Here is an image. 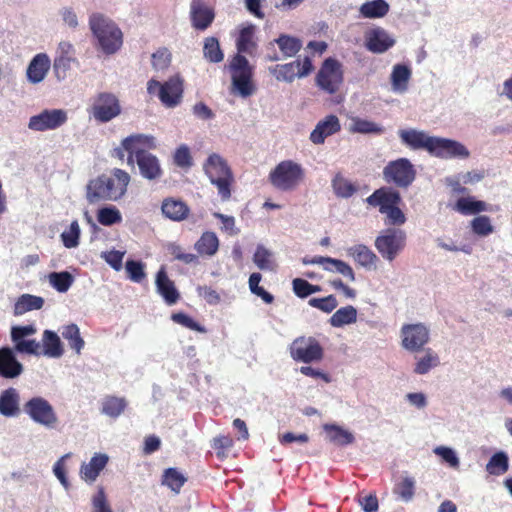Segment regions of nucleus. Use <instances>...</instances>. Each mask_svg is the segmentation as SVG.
<instances>
[{
    "label": "nucleus",
    "instance_id": "473e14b6",
    "mask_svg": "<svg viewBox=\"0 0 512 512\" xmlns=\"http://www.w3.org/2000/svg\"><path fill=\"white\" fill-rule=\"evenodd\" d=\"M323 429L327 433L329 441L336 445L346 446L352 444L355 441L354 435L341 426L335 424H325Z\"/></svg>",
    "mask_w": 512,
    "mask_h": 512
},
{
    "label": "nucleus",
    "instance_id": "052dcab7",
    "mask_svg": "<svg viewBox=\"0 0 512 512\" xmlns=\"http://www.w3.org/2000/svg\"><path fill=\"white\" fill-rule=\"evenodd\" d=\"M171 62V54L167 48H161L152 54V66L157 71L165 70Z\"/></svg>",
    "mask_w": 512,
    "mask_h": 512
},
{
    "label": "nucleus",
    "instance_id": "603ef678",
    "mask_svg": "<svg viewBox=\"0 0 512 512\" xmlns=\"http://www.w3.org/2000/svg\"><path fill=\"white\" fill-rule=\"evenodd\" d=\"M80 234L81 230L78 221H72L69 229L63 231L60 235L64 247L68 249L76 248L79 245Z\"/></svg>",
    "mask_w": 512,
    "mask_h": 512
},
{
    "label": "nucleus",
    "instance_id": "423d86ee",
    "mask_svg": "<svg viewBox=\"0 0 512 512\" xmlns=\"http://www.w3.org/2000/svg\"><path fill=\"white\" fill-rule=\"evenodd\" d=\"M375 248L383 259L392 262L406 245V233L401 229L387 228L375 239Z\"/></svg>",
    "mask_w": 512,
    "mask_h": 512
},
{
    "label": "nucleus",
    "instance_id": "b1692460",
    "mask_svg": "<svg viewBox=\"0 0 512 512\" xmlns=\"http://www.w3.org/2000/svg\"><path fill=\"white\" fill-rule=\"evenodd\" d=\"M51 66L50 58L45 53H39L35 55L30 61L26 75L27 79L32 84H38L42 82Z\"/></svg>",
    "mask_w": 512,
    "mask_h": 512
},
{
    "label": "nucleus",
    "instance_id": "5fc2aeb1",
    "mask_svg": "<svg viewBox=\"0 0 512 512\" xmlns=\"http://www.w3.org/2000/svg\"><path fill=\"white\" fill-rule=\"evenodd\" d=\"M470 226L472 232L480 237L488 236L494 232V227L491 224V219L485 215L475 217L470 222Z\"/></svg>",
    "mask_w": 512,
    "mask_h": 512
},
{
    "label": "nucleus",
    "instance_id": "a211bd4d",
    "mask_svg": "<svg viewBox=\"0 0 512 512\" xmlns=\"http://www.w3.org/2000/svg\"><path fill=\"white\" fill-rule=\"evenodd\" d=\"M395 39L385 29L377 27L365 34V47L368 51L381 54L395 45Z\"/></svg>",
    "mask_w": 512,
    "mask_h": 512
},
{
    "label": "nucleus",
    "instance_id": "a878e982",
    "mask_svg": "<svg viewBox=\"0 0 512 512\" xmlns=\"http://www.w3.org/2000/svg\"><path fill=\"white\" fill-rule=\"evenodd\" d=\"M122 146L128 155H137V151L155 149L157 142L154 136L147 134H132L122 140Z\"/></svg>",
    "mask_w": 512,
    "mask_h": 512
},
{
    "label": "nucleus",
    "instance_id": "864d4df0",
    "mask_svg": "<svg viewBox=\"0 0 512 512\" xmlns=\"http://www.w3.org/2000/svg\"><path fill=\"white\" fill-rule=\"evenodd\" d=\"M97 219L104 226H112L122 221L120 211L115 206L103 207L98 210Z\"/></svg>",
    "mask_w": 512,
    "mask_h": 512
},
{
    "label": "nucleus",
    "instance_id": "8fccbe9b",
    "mask_svg": "<svg viewBox=\"0 0 512 512\" xmlns=\"http://www.w3.org/2000/svg\"><path fill=\"white\" fill-rule=\"evenodd\" d=\"M48 280L50 285L60 293L67 292L74 282L73 276L68 271L51 272Z\"/></svg>",
    "mask_w": 512,
    "mask_h": 512
},
{
    "label": "nucleus",
    "instance_id": "c756f323",
    "mask_svg": "<svg viewBox=\"0 0 512 512\" xmlns=\"http://www.w3.org/2000/svg\"><path fill=\"white\" fill-rule=\"evenodd\" d=\"M161 210L163 215L173 221H182L189 214V207L181 200L166 198L162 202Z\"/></svg>",
    "mask_w": 512,
    "mask_h": 512
},
{
    "label": "nucleus",
    "instance_id": "09e8293b",
    "mask_svg": "<svg viewBox=\"0 0 512 512\" xmlns=\"http://www.w3.org/2000/svg\"><path fill=\"white\" fill-rule=\"evenodd\" d=\"M509 469V458L508 455L503 452H497L491 456L488 463L486 464V471L495 476L506 473Z\"/></svg>",
    "mask_w": 512,
    "mask_h": 512
},
{
    "label": "nucleus",
    "instance_id": "69168bd1",
    "mask_svg": "<svg viewBox=\"0 0 512 512\" xmlns=\"http://www.w3.org/2000/svg\"><path fill=\"white\" fill-rule=\"evenodd\" d=\"M93 512H112L103 487H99L97 493L92 498Z\"/></svg>",
    "mask_w": 512,
    "mask_h": 512
},
{
    "label": "nucleus",
    "instance_id": "a19ab883",
    "mask_svg": "<svg viewBox=\"0 0 512 512\" xmlns=\"http://www.w3.org/2000/svg\"><path fill=\"white\" fill-rule=\"evenodd\" d=\"M61 335L68 342L71 349H73L77 354L81 353L85 346V342L81 337L80 329L76 324L72 323L63 326Z\"/></svg>",
    "mask_w": 512,
    "mask_h": 512
},
{
    "label": "nucleus",
    "instance_id": "aec40b11",
    "mask_svg": "<svg viewBox=\"0 0 512 512\" xmlns=\"http://www.w3.org/2000/svg\"><path fill=\"white\" fill-rule=\"evenodd\" d=\"M366 202L373 207H378L380 213H384L386 210L399 205L401 202L400 193L392 188L382 187L375 190L369 197L366 198Z\"/></svg>",
    "mask_w": 512,
    "mask_h": 512
},
{
    "label": "nucleus",
    "instance_id": "20e7f679",
    "mask_svg": "<svg viewBox=\"0 0 512 512\" xmlns=\"http://www.w3.org/2000/svg\"><path fill=\"white\" fill-rule=\"evenodd\" d=\"M304 169L293 160H284L269 173V182L280 191L294 190L304 178Z\"/></svg>",
    "mask_w": 512,
    "mask_h": 512
},
{
    "label": "nucleus",
    "instance_id": "ddd939ff",
    "mask_svg": "<svg viewBox=\"0 0 512 512\" xmlns=\"http://www.w3.org/2000/svg\"><path fill=\"white\" fill-rule=\"evenodd\" d=\"M401 345L409 352H420L429 342L430 331L423 323L404 324L400 330Z\"/></svg>",
    "mask_w": 512,
    "mask_h": 512
},
{
    "label": "nucleus",
    "instance_id": "1a4fd4ad",
    "mask_svg": "<svg viewBox=\"0 0 512 512\" xmlns=\"http://www.w3.org/2000/svg\"><path fill=\"white\" fill-rule=\"evenodd\" d=\"M383 177L388 183L399 188H408L416 177V170L407 158L390 161L383 169Z\"/></svg>",
    "mask_w": 512,
    "mask_h": 512
},
{
    "label": "nucleus",
    "instance_id": "f8f14e48",
    "mask_svg": "<svg viewBox=\"0 0 512 512\" xmlns=\"http://www.w3.org/2000/svg\"><path fill=\"white\" fill-rule=\"evenodd\" d=\"M127 164H136L140 176L151 182L159 181L164 174L159 158L149 151H137V155H128Z\"/></svg>",
    "mask_w": 512,
    "mask_h": 512
},
{
    "label": "nucleus",
    "instance_id": "39448f33",
    "mask_svg": "<svg viewBox=\"0 0 512 512\" xmlns=\"http://www.w3.org/2000/svg\"><path fill=\"white\" fill-rule=\"evenodd\" d=\"M23 412L32 422L48 430L55 429L59 424V418L54 407L41 396H34L25 402Z\"/></svg>",
    "mask_w": 512,
    "mask_h": 512
},
{
    "label": "nucleus",
    "instance_id": "f3484780",
    "mask_svg": "<svg viewBox=\"0 0 512 512\" xmlns=\"http://www.w3.org/2000/svg\"><path fill=\"white\" fill-rule=\"evenodd\" d=\"M314 70L312 60L305 56V63L301 70L294 71L293 64H278L269 68V72L278 80L292 83L296 78H305Z\"/></svg>",
    "mask_w": 512,
    "mask_h": 512
},
{
    "label": "nucleus",
    "instance_id": "393cba45",
    "mask_svg": "<svg viewBox=\"0 0 512 512\" xmlns=\"http://www.w3.org/2000/svg\"><path fill=\"white\" fill-rule=\"evenodd\" d=\"M23 371L22 364L16 359L13 350L9 347L0 349V376L3 378H16Z\"/></svg>",
    "mask_w": 512,
    "mask_h": 512
},
{
    "label": "nucleus",
    "instance_id": "7ed1b4c3",
    "mask_svg": "<svg viewBox=\"0 0 512 512\" xmlns=\"http://www.w3.org/2000/svg\"><path fill=\"white\" fill-rule=\"evenodd\" d=\"M203 170L211 184L217 188L221 200L228 201L231 197L233 174L226 160L213 153L204 162Z\"/></svg>",
    "mask_w": 512,
    "mask_h": 512
},
{
    "label": "nucleus",
    "instance_id": "4c0bfd02",
    "mask_svg": "<svg viewBox=\"0 0 512 512\" xmlns=\"http://www.w3.org/2000/svg\"><path fill=\"white\" fill-rule=\"evenodd\" d=\"M219 248V240L214 232H204L195 243V249L201 255L213 256Z\"/></svg>",
    "mask_w": 512,
    "mask_h": 512
},
{
    "label": "nucleus",
    "instance_id": "72a5a7b5",
    "mask_svg": "<svg viewBox=\"0 0 512 512\" xmlns=\"http://www.w3.org/2000/svg\"><path fill=\"white\" fill-rule=\"evenodd\" d=\"M127 401L124 397L106 396L101 402V413L116 419L126 409Z\"/></svg>",
    "mask_w": 512,
    "mask_h": 512
},
{
    "label": "nucleus",
    "instance_id": "3c124183",
    "mask_svg": "<svg viewBox=\"0 0 512 512\" xmlns=\"http://www.w3.org/2000/svg\"><path fill=\"white\" fill-rule=\"evenodd\" d=\"M325 271L340 274L352 282L356 279L353 268L348 263L340 259L332 257L328 258Z\"/></svg>",
    "mask_w": 512,
    "mask_h": 512
},
{
    "label": "nucleus",
    "instance_id": "e433bc0d",
    "mask_svg": "<svg viewBox=\"0 0 512 512\" xmlns=\"http://www.w3.org/2000/svg\"><path fill=\"white\" fill-rule=\"evenodd\" d=\"M331 186L334 194L338 198L348 199L352 197L357 191L358 187L350 180L345 178L341 173H337L332 181Z\"/></svg>",
    "mask_w": 512,
    "mask_h": 512
},
{
    "label": "nucleus",
    "instance_id": "c85d7f7f",
    "mask_svg": "<svg viewBox=\"0 0 512 512\" xmlns=\"http://www.w3.org/2000/svg\"><path fill=\"white\" fill-rule=\"evenodd\" d=\"M108 460L109 458L106 454H95L89 463L82 464L80 468L81 478L85 481L94 482L105 468Z\"/></svg>",
    "mask_w": 512,
    "mask_h": 512
},
{
    "label": "nucleus",
    "instance_id": "9d476101",
    "mask_svg": "<svg viewBox=\"0 0 512 512\" xmlns=\"http://www.w3.org/2000/svg\"><path fill=\"white\" fill-rule=\"evenodd\" d=\"M121 105L117 96L110 92H100L94 98L90 108L92 117L100 122L107 123L121 114Z\"/></svg>",
    "mask_w": 512,
    "mask_h": 512
},
{
    "label": "nucleus",
    "instance_id": "f03ea898",
    "mask_svg": "<svg viewBox=\"0 0 512 512\" xmlns=\"http://www.w3.org/2000/svg\"><path fill=\"white\" fill-rule=\"evenodd\" d=\"M89 26L104 53L113 54L119 50L122 32L111 19L101 13H93L89 17Z\"/></svg>",
    "mask_w": 512,
    "mask_h": 512
},
{
    "label": "nucleus",
    "instance_id": "2f4dec72",
    "mask_svg": "<svg viewBox=\"0 0 512 512\" xmlns=\"http://www.w3.org/2000/svg\"><path fill=\"white\" fill-rule=\"evenodd\" d=\"M43 349L41 354L49 358H60L64 349L60 337L52 330H45L42 336Z\"/></svg>",
    "mask_w": 512,
    "mask_h": 512
},
{
    "label": "nucleus",
    "instance_id": "9b49d317",
    "mask_svg": "<svg viewBox=\"0 0 512 512\" xmlns=\"http://www.w3.org/2000/svg\"><path fill=\"white\" fill-rule=\"evenodd\" d=\"M342 82L341 63L332 57L325 59L316 75L317 86L328 94H334L338 91Z\"/></svg>",
    "mask_w": 512,
    "mask_h": 512
},
{
    "label": "nucleus",
    "instance_id": "c9c22d12",
    "mask_svg": "<svg viewBox=\"0 0 512 512\" xmlns=\"http://www.w3.org/2000/svg\"><path fill=\"white\" fill-rule=\"evenodd\" d=\"M357 321V309L352 305L341 307L330 317L329 323L332 327L341 328Z\"/></svg>",
    "mask_w": 512,
    "mask_h": 512
},
{
    "label": "nucleus",
    "instance_id": "774afa93",
    "mask_svg": "<svg viewBox=\"0 0 512 512\" xmlns=\"http://www.w3.org/2000/svg\"><path fill=\"white\" fill-rule=\"evenodd\" d=\"M125 252L111 250L103 252L101 257L109 264L114 270L120 271L122 269V261Z\"/></svg>",
    "mask_w": 512,
    "mask_h": 512
},
{
    "label": "nucleus",
    "instance_id": "f704fd0d",
    "mask_svg": "<svg viewBox=\"0 0 512 512\" xmlns=\"http://www.w3.org/2000/svg\"><path fill=\"white\" fill-rule=\"evenodd\" d=\"M348 254L354 258V260L365 268H370L377 261V255L366 245L357 244L347 250Z\"/></svg>",
    "mask_w": 512,
    "mask_h": 512
},
{
    "label": "nucleus",
    "instance_id": "338daca9",
    "mask_svg": "<svg viewBox=\"0 0 512 512\" xmlns=\"http://www.w3.org/2000/svg\"><path fill=\"white\" fill-rule=\"evenodd\" d=\"M174 163L181 168H188L192 165L190 150L186 145H181L174 153Z\"/></svg>",
    "mask_w": 512,
    "mask_h": 512
},
{
    "label": "nucleus",
    "instance_id": "5701e85b",
    "mask_svg": "<svg viewBox=\"0 0 512 512\" xmlns=\"http://www.w3.org/2000/svg\"><path fill=\"white\" fill-rule=\"evenodd\" d=\"M156 290L168 305L175 304L180 294L172 280L169 279L165 267H161L156 274Z\"/></svg>",
    "mask_w": 512,
    "mask_h": 512
},
{
    "label": "nucleus",
    "instance_id": "bb28decb",
    "mask_svg": "<svg viewBox=\"0 0 512 512\" xmlns=\"http://www.w3.org/2000/svg\"><path fill=\"white\" fill-rule=\"evenodd\" d=\"M453 209L465 216L493 211L490 204H487L482 200H478L473 196L460 197L454 204Z\"/></svg>",
    "mask_w": 512,
    "mask_h": 512
},
{
    "label": "nucleus",
    "instance_id": "0e129e2a",
    "mask_svg": "<svg viewBox=\"0 0 512 512\" xmlns=\"http://www.w3.org/2000/svg\"><path fill=\"white\" fill-rule=\"evenodd\" d=\"M15 349H16V351H18L20 353H26V354H30V355H40L41 354L40 343L34 339H32V340L23 339V340L15 342Z\"/></svg>",
    "mask_w": 512,
    "mask_h": 512
},
{
    "label": "nucleus",
    "instance_id": "cd10ccee",
    "mask_svg": "<svg viewBox=\"0 0 512 512\" xmlns=\"http://www.w3.org/2000/svg\"><path fill=\"white\" fill-rule=\"evenodd\" d=\"M20 413V394L10 387L0 394V414L4 417H16Z\"/></svg>",
    "mask_w": 512,
    "mask_h": 512
},
{
    "label": "nucleus",
    "instance_id": "58836bf2",
    "mask_svg": "<svg viewBox=\"0 0 512 512\" xmlns=\"http://www.w3.org/2000/svg\"><path fill=\"white\" fill-rule=\"evenodd\" d=\"M274 42L285 58L294 57L302 48V41L299 38L286 34H281Z\"/></svg>",
    "mask_w": 512,
    "mask_h": 512
},
{
    "label": "nucleus",
    "instance_id": "37998d69",
    "mask_svg": "<svg viewBox=\"0 0 512 512\" xmlns=\"http://www.w3.org/2000/svg\"><path fill=\"white\" fill-rule=\"evenodd\" d=\"M365 18H381L389 11V4L385 0H372L363 3L359 9Z\"/></svg>",
    "mask_w": 512,
    "mask_h": 512
},
{
    "label": "nucleus",
    "instance_id": "a18cd8bd",
    "mask_svg": "<svg viewBox=\"0 0 512 512\" xmlns=\"http://www.w3.org/2000/svg\"><path fill=\"white\" fill-rule=\"evenodd\" d=\"M439 364L440 360L438 355L432 349L428 348L425 350V354L422 357L417 358L413 371L415 374L425 375Z\"/></svg>",
    "mask_w": 512,
    "mask_h": 512
},
{
    "label": "nucleus",
    "instance_id": "c03bdc74",
    "mask_svg": "<svg viewBox=\"0 0 512 512\" xmlns=\"http://www.w3.org/2000/svg\"><path fill=\"white\" fill-rule=\"evenodd\" d=\"M253 262L260 270L264 271H272L275 267L273 252L262 244L256 246Z\"/></svg>",
    "mask_w": 512,
    "mask_h": 512
},
{
    "label": "nucleus",
    "instance_id": "4468645a",
    "mask_svg": "<svg viewBox=\"0 0 512 512\" xmlns=\"http://www.w3.org/2000/svg\"><path fill=\"white\" fill-rule=\"evenodd\" d=\"M429 154L441 159H467L470 157V151L461 142L438 136H433Z\"/></svg>",
    "mask_w": 512,
    "mask_h": 512
},
{
    "label": "nucleus",
    "instance_id": "bf43d9fd",
    "mask_svg": "<svg viewBox=\"0 0 512 512\" xmlns=\"http://www.w3.org/2000/svg\"><path fill=\"white\" fill-rule=\"evenodd\" d=\"M433 452L437 456L441 457L444 462L449 464L450 467H452V468L459 467V464H460L459 458H458L455 450H453L452 448L447 447V446H437L434 448Z\"/></svg>",
    "mask_w": 512,
    "mask_h": 512
},
{
    "label": "nucleus",
    "instance_id": "f257e3e1",
    "mask_svg": "<svg viewBox=\"0 0 512 512\" xmlns=\"http://www.w3.org/2000/svg\"><path fill=\"white\" fill-rule=\"evenodd\" d=\"M130 179L126 171L115 168L112 171V177L102 174L88 182L86 199L90 204L100 201H117L125 195Z\"/></svg>",
    "mask_w": 512,
    "mask_h": 512
},
{
    "label": "nucleus",
    "instance_id": "e2e57ef3",
    "mask_svg": "<svg viewBox=\"0 0 512 512\" xmlns=\"http://www.w3.org/2000/svg\"><path fill=\"white\" fill-rule=\"evenodd\" d=\"M125 268L131 281L140 283L144 279V265L140 261L128 260Z\"/></svg>",
    "mask_w": 512,
    "mask_h": 512
},
{
    "label": "nucleus",
    "instance_id": "dca6fc26",
    "mask_svg": "<svg viewBox=\"0 0 512 512\" xmlns=\"http://www.w3.org/2000/svg\"><path fill=\"white\" fill-rule=\"evenodd\" d=\"M190 21L194 29L205 31L214 21L215 12L203 0H192L190 3Z\"/></svg>",
    "mask_w": 512,
    "mask_h": 512
},
{
    "label": "nucleus",
    "instance_id": "0eeeda50",
    "mask_svg": "<svg viewBox=\"0 0 512 512\" xmlns=\"http://www.w3.org/2000/svg\"><path fill=\"white\" fill-rule=\"evenodd\" d=\"M229 67L232 72L233 88L243 98L251 96L254 93L252 83L253 68L247 58L243 55L236 54L230 62Z\"/></svg>",
    "mask_w": 512,
    "mask_h": 512
},
{
    "label": "nucleus",
    "instance_id": "6ab92c4d",
    "mask_svg": "<svg viewBox=\"0 0 512 512\" xmlns=\"http://www.w3.org/2000/svg\"><path fill=\"white\" fill-rule=\"evenodd\" d=\"M183 95V80L178 76L170 77L162 84L159 100L167 108H174L180 104Z\"/></svg>",
    "mask_w": 512,
    "mask_h": 512
},
{
    "label": "nucleus",
    "instance_id": "de8ad7c7",
    "mask_svg": "<svg viewBox=\"0 0 512 512\" xmlns=\"http://www.w3.org/2000/svg\"><path fill=\"white\" fill-rule=\"evenodd\" d=\"M203 57L210 63H220L224 59V53L216 37H207L203 45Z\"/></svg>",
    "mask_w": 512,
    "mask_h": 512
},
{
    "label": "nucleus",
    "instance_id": "680f3d73",
    "mask_svg": "<svg viewBox=\"0 0 512 512\" xmlns=\"http://www.w3.org/2000/svg\"><path fill=\"white\" fill-rule=\"evenodd\" d=\"M171 319L175 323L182 325L183 327H186L190 330L201 332V333H204L206 331L203 326H201L193 318H191L190 316H188L185 313H182V312L173 313L171 316Z\"/></svg>",
    "mask_w": 512,
    "mask_h": 512
},
{
    "label": "nucleus",
    "instance_id": "6e6d98bb",
    "mask_svg": "<svg viewBox=\"0 0 512 512\" xmlns=\"http://www.w3.org/2000/svg\"><path fill=\"white\" fill-rule=\"evenodd\" d=\"M185 481L186 478L176 468H168L164 472L162 483L178 493Z\"/></svg>",
    "mask_w": 512,
    "mask_h": 512
},
{
    "label": "nucleus",
    "instance_id": "49530a36",
    "mask_svg": "<svg viewBox=\"0 0 512 512\" xmlns=\"http://www.w3.org/2000/svg\"><path fill=\"white\" fill-rule=\"evenodd\" d=\"M254 32L255 26L252 24L240 30L239 36L236 40L238 54H251L252 50L255 49L256 44L253 41Z\"/></svg>",
    "mask_w": 512,
    "mask_h": 512
},
{
    "label": "nucleus",
    "instance_id": "ea45409f",
    "mask_svg": "<svg viewBox=\"0 0 512 512\" xmlns=\"http://www.w3.org/2000/svg\"><path fill=\"white\" fill-rule=\"evenodd\" d=\"M44 305V299L40 296L31 294H23L20 296L15 303L14 313L16 315H22L28 311L39 310Z\"/></svg>",
    "mask_w": 512,
    "mask_h": 512
},
{
    "label": "nucleus",
    "instance_id": "7c9ffc66",
    "mask_svg": "<svg viewBox=\"0 0 512 512\" xmlns=\"http://www.w3.org/2000/svg\"><path fill=\"white\" fill-rule=\"evenodd\" d=\"M411 69L405 64H396L391 72V87L393 92L403 94L408 90V83L411 78Z\"/></svg>",
    "mask_w": 512,
    "mask_h": 512
},
{
    "label": "nucleus",
    "instance_id": "13d9d810",
    "mask_svg": "<svg viewBox=\"0 0 512 512\" xmlns=\"http://www.w3.org/2000/svg\"><path fill=\"white\" fill-rule=\"evenodd\" d=\"M308 304L324 313H331L338 306V301L334 295H328L323 298H311Z\"/></svg>",
    "mask_w": 512,
    "mask_h": 512
},
{
    "label": "nucleus",
    "instance_id": "412c9836",
    "mask_svg": "<svg viewBox=\"0 0 512 512\" xmlns=\"http://www.w3.org/2000/svg\"><path fill=\"white\" fill-rule=\"evenodd\" d=\"M398 135L402 144L412 150L424 149L429 153L433 136L428 135L425 131L414 128L399 130Z\"/></svg>",
    "mask_w": 512,
    "mask_h": 512
},
{
    "label": "nucleus",
    "instance_id": "2eb2a0df",
    "mask_svg": "<svg viewBox=\"0 0 512 512\" xmlns=\"http://www.w3.org/2000/svg\"><path fill=\"white\" fill-rule=\"evenodd\" d=\"M68 120V113L63 109H44L30 117L28 128L35 132L56 130Z\"/></svg>",
    "mask_w": 512,
    "mask_h": 512
},
{
    "label": "nucleus",
    "instance_id": "79ce46f5",
    "mask_svg": "<svg viewBox=\"0 0 512 512\" xmlns=\"http://www.w3.org/2000/svg\"><path fill=\"white\" fill-rule=\"evenodd\" d=\"M350 131L359 134L380 135L384 133L385 129L382 125L376 122L360 117H354L351 120Z\"/></svg>",
    "mask_w": 512,
    "mask_h": 512
},
{
    "label": "nucleus",
    "instance_id": "4d7b16f0",
    "mask_svg": "<svg viewBox=\"0 0 512 512\" xmlns=\"http://www.w3.org/2000/svg\"><path fill=\"white\" fill-rule=\"evenodd\" d=\"M394 492L404 502L411 501L415 494V479L410 476H405L402 481L396 485Z\"/></svg>",
    "mask_w": 512,
    "mask_h": 512
},
{
    "label": "nucleus",
    "instance_id": "6e6552de",
    "mask_svg": "<svg viewBox=\"0 0 512 512\" xmlns=\"http://www.w3.org/2000/svg\"><path fill=\"white\" fill-rule=\"evenodd\" d=\"M290 357L296 362L315 363L324 357V350L314 337L300 336L289 346Z\"/></svg>",
    "mask_w": 512,
    "mask_h": 512
},
{
    "label": "nucleus",
    "instance_id": "4be33fe9",
    "mask_svg": "<svg viewBox=\"0 0 512 512\" xmlns=\"http://www.w3.org/2000/svg\"><path fill=\"white\" fill-rule=\"evenodd\" d=\"M340 129L341 125L338 117L330 114L317 123L310 134V141L317 145L323 144L328 136L339 132Z\"/></svg>",
    "mask_w": 512,
    "mask_h": 512
}]
</instances>
